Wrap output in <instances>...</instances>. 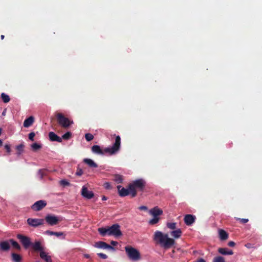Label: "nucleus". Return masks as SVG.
Listing matches in <instances>:
<instances>
[{"instance_id": "1", "label": "nucleus", "mask_w": 262, "mask_h": 262, "mask_svg": "<svg viewBox=\"0 0 262 262\" xmlns=\"http://www.w3.org/2000/svg\"><path fill=\"white\" fill-rule=\"evenodd\" d=\"M121 144V138L119 136H116L115 143L111 147L105 148L104 150L101 149L99 145H93L92 147V151L93 153L98 155H103L105 153H109L110 155H113L117 152L120 149Z\"/></svg>"}, {"instance_id": "2", "label": "nucleus", "mask_w": 262, "mask_h": 262, "mask_svg": "<svg viewBox=\"0 0 262 262\" xmlns=\"http://www.w3.org/2000/svg\"><path fill=\"white\" fill-rule=\"evenodd\" d=\"M156 244H159L164 249L171 248L175 243L173 239L169 238L167 234H163L162 232L156 231L153 238Z\"/></svg>"}, {"instance_id": "3", "label": "nucleus", "mask_w": 262, "mask_h": 262, "mask_svg": "<svg viewBox=\"0 0 262 262\" xmlns=\"http://www.w3.org/2000/svg\"><path fill=\"white\" fill-rule=\"evenodd\" d=\"M146 186V182L142 179H139L133 181L128 185L132 197H135L137 194V190L143 191Z\"/></svg>"}, {"instance_id": "4", "label": "nucleus", "mask_w": 262, "mask_h": 262, "mask_svg": "<svg viewBox=\"0 0 262 262\" xmlns=\"http://www.w3.org/2000/svg\"><path fill=\"white\" fill-rule=\"evenodd\" d=\"M56 118L58 124L64 128H68L70 125L74 123L72 120H70L60 113L56 114Z\"/></svg>"}, {"instance_id": "5", "label": "nucleus", "mask_w": 262, "mask_h": 262, "mask_svg": "<svg viewBox=\"0 0 262 262\" xmlns=\"http://www.w3.org/2000/svg\"><path fill=\"white\" fill-rule=\"evenodd\" d=\"M125 250L128 257L133 260L137 261L141 259L139 251L131 246H126Z\"/></svg>"}, {"instance_id": "6", "label": "nucleus", "mask_w": 262, "mask_h": 262, "mask_svg": "<svg viewBox=\"0 0 262 262\" xmlns=\"http://www.w3.org/2000/svg\"><path fill=\"white\" fill-rule=\"evenodd\" d=\"M17 238L19 239L24 248L26 249H28L31 245L32 242H31L30 237L23 234H18L17 235Z\"/></svg>"}, {"instance_id": "7", "label": "nucleus", "mask_w": 262, "mask_h": 262, "mask_svg": "<svg viewBox=\"0 0 262 262\" xmlns=\"http://www.w3.org/2000/svg\"><path fill=\"white\" fill-rule=\"evenodd\" d=\"M45 220L50 226L56 225L60 221L58 217L52 214H48L45 217Z\"/></svg>"}, {"instance_id": "8", "label": "nucleus", "mask_w": 262, "mask_h": 262, "mask_svg": "<svg viewBox=\"0 0 262 262\" xmlns=\"http://www.w3.org/2000/svg\"><path fill=\"white\" fill-rule=\"evenodd\" d=\"M27 222L29 226L37 227L44 224V219L29 218L27 219Z\"/></svg>"}, {"instance_id": "9", "label": "nucleus", "mask_w": 262, "mask_h": 262, "mask_svg": "<svg viewBox=\"0 0 262 262\" xmlns=\"http://www.w3.org/2000/svg\"><path fill=\"white\" fill-rule=\"evenodd\" d=\"M47 205V203L44 200H39L36 202L31 206V209L35 211H39L45 207Z\"/></svg>"}, {"instance_id": "10", "label": "nucleus", "mask_w": 262, "mask_h": 262, "mask_svg": "<svg viewBox=\"0 0 262 262\" xmlns=\"http://www.w3.org/2000/svg\"><path fill=\"white\" fill-rule=\"evenodd\" d=\"M95 247L98 248L106 249L112 250L113 251H115L116 250L114 247L107 244L105 242L102 241L96 242L95 244Z\"/></svg>"}, {"instance_id": "11", "label": "nucleus", "mask_w": 262, "mask_h": 262, "mask_svg": "<svg viewBox=\"0 0 262 262\" xmlns=\"http://www.w3.org/2000/svg\"><path fill=\"white\" fill-rule=\"evenodd\" d=\"M81 195L87 199H91L94 196V194L92 191H89L88 188L83 186L81 189Z\"/></svg>"}, {"instance_id": "12", "label": "nucleus", "mask_w": 262, "mask_h": 262, "mask_svg": "<svg viewBox=\"0 0 262 262\" xmlns=\"http://www.w3.org/2000/svg\"><path fill=\"white\" fill-rule=\"evenodd\" d=\"M117 188L118 190V194L121 197H124L130 194L128 187V189H126L122 187L121 185H118L117 186Z\"/></svg>"}, {"instance_id": "13", "label": "nucleus", "mask_w": 262, "mask_h": 262, "mask_svg": "<svg viewBox=\"0 0 262 262\" xmlns=\"http://www.w3.org/2000/svg\"><path fill=\"white\" fill-rule=\"evenodd\" d=\"M112 234L116 237L120 236L122 235V232L120 229V226L116 224L111 226Z\"/></svg>"}, {"instance_id": "14", "label": "nucleus", "mask_w": 262, "mask_h": 262, "mask_svg": "<svg viewBox=\"0 0 262 262\" xmlns=\"http://www.w3.org/2000/svg\"><path fill=\"white\" fill-rule=\"evenodd\" d=\"M30 247L35 252H41V251H42L44 249L41 245V242L38 241H36L34 243H31Z\"/></svg>"}, {"instance_id": "15", "label": "nucleus", "mask_w": 262, "mask_h": 262, "mask_svg": "<svg viewBox=\"0 0 262 262\" xmlns=\"http://www.w3.org/2000/svg\"><path fill=\"white\" fill-rule=\"evenodd\" d=\"M149 213L153 216L159 217L163 214V211L158 207L156 206L149 210Z\"/></svg>"}, {"instance_id": "16", "label": "nucleus", "mask_w": 262, "mask_h": 262, "mask_svg": "<svg viewBox=\"0 0 262 262\" xmlns=\"http://www.w3.org/2000/svg\"><path fill=\"white\" fill-rule=\"evenodd\" d=\"M195 217L191 214H187L185 216L184 220L185 223L190 226L192 225L195 221Z\"/></svg>"}, {"instance_id": "17", "label": "nucleus", "mask_w": 262, "mask_h": 262, "mask_svg": "<svg viewBox=\"0 0 262 262\" xmlns=\"http://www.w3.org/2000/svg\"><path fill=\"white\" fill-rule=\"evenodd\" d=\"M49 137L51 141H57L59 143L62 141V138L53 132H51L49 133Z\"/></svg>"}, {"instance_id": "18", "label": "nucleus", "mask_w": 262, "mask_h": 262, "mask_svg": "<svg viewBox=\"0 0 262 262\" xmlns=\"http://www.w3.org/2000/svg\"><path fill=\"white\" fill-rule=\"evenodd\" d=\"M10 242L3 241L0 242V250L4 251H7L10 249Z\"/></svg>"}, {"instance_id": "19", "label": "nucleus", "mask_w": 262, "mask_h": 262, "mask_svg": "<svg viewBox=\"0 0 262 262\" xmlns=\"http://www.w3.org/2000/svg\"><path fill=\"white\" fill-rule=\"evenodd\" d=\"M83 161L91 168H97L98 166V165L91 159L85 158L83 159Z\"/></svg>"}, {"instance_id": "20", "label": "nucleus", "mask_w": 262, "mask_h": 262, "mask_svg": "<svg viewBox=\"0 0 262 262\" xmlns=\"http://www.w3.org/2000/svg\"><path fill=\"white\" fill-rule=\"evenodd\" d=\"M39 255L40 258L46 262H52L51 257L50 255H48L46 252L43 251V250L39 253Z\"/></svg>"}, {"instance_id": "21", "label": "nucleus", "mask_w": 262, "mask_h": 262, "mask_svg": "<svg viewBox=\"0 0 262 262\" xmlns=\"http://www.w3.org/2000/svg\"><path fill=\"white\" fill-rule=\"evenodd\" d=\"M218 252L222 255H232L233 252L232 250H228L225 248H220L218 249Z\"/></svg>"}, {"instance_id": "22", "label": "nucleus", "mask_w": 262, "mask_h": 262, "mask_svg": "<svg viewBox=\"0 0 262 262\" xmlns=\"http://www.w3.org/2000/svg\"><path fill=\"white\" fill-rule=\"evenodd\" d=\"M34 122V118L32 116H30L29 118L25 120L24 122V126L25 127H28L30 126Z\"/></svg>"}, {"instance_id": "23", "label": "nucleus", "mask_w": 262, "mask_h": 262, "mask_svg": "<svg viewBox=\"0 0 262 262\" xmlns=\"http://www.w3.org/2000/svg\"><path fill=\"white\" fill-rule=\"evenodd\" d=\"M220 238L222 241L226 240L228 238V234L223 229H220L219 231Z\"/></svg>"}, {"instance_id": "24", "label": "nucleus", "mask_w": 262, "mask_h": 262, "mask_svg": "<svg viewBox=\"0 0 262 262\" xmlns=\"http://www.w3.org/2000/svg\"><path fill=\"white\" fill-rule=\"evenodd\" d=\"M182 232L180 229H178L170 232V235L175 238H178L182 235Z\"/></svg>"}, {"instance_id": "25", "label": "nucleus", "mask_w": 262, "mask_h": 262, "mask_svg": "<svg viewBox=\"0 0 262 262\" xmlns=\"http://www.w3.org/2000/svg\"><path fill=\"white\" fill-rule=\"evenodd\" d=\"M11 256L12 260L13 262H21L22 257L20 255L17 253H12Z\"/></svg>"}, {"instance_id": "26", "label": "nucleus", "mask_w": 262, "mask_h": 262, "mask_svg": "<svg viewBox=\"0 0 262 262\" xmlns=\"http://www.w3.org/2000/svg\"><path fill=\"white\" fill-rule=\"evenodd\" d=\"M113 180L117 184H121L123 181V177L119 174H114Z\"/></svg>"}, {"instance_id": "27", "label": "nucleus", "mask_w": 262, "mask_h": 262, "mask_svg": "<svg viewBox=\"0 0 262 262\" xmlns=\"http://www.w3.org/2000/svg\"><path fill=\"white\" fill-rule=\"evenodd\" d=\"M46 233L49 235H55L57 237L63 236L64 235V233L62 232H54L50 230H47L46 231Z\"/></svg>"}, {"instance_id": "28", "label": "nucleus", "mask_w": 262, "mask_h": 262, "mask_svg": "<svg viewBox=\"0 0 262 262\" xmlns=\"http://www.w3.org/2000/svg\"><path fill=\"white\" fill-rule=\"evenodd\" d=\"M1 98L4 103H8L10 100V98L9 96L4 93H2Z\"/></svg>"}, {"instance_id": "29", "label": "nucleus", "mask_w": 262, "mask_h": 262, "mask_svg": "<svg viewBox=\"0 0 262 262\" xmlns=\"http://www.w3.org/2000/svg\"><path fill=\"white\" fill-rule=\"evenodd\" d=\"M9 242L10 243H11V245H12V246L17 249V250H20V245L18 244V243L16 241H15L14 239H10L9 240Z\"/></svg>"}, {"instance_id": "30", "label": "nucleus", "mask_w": 262, "mask_h": 262, "mask_svg": "<svg viewBox=\"0 0 262 262\" xmlns=\"http://www.w3.org/2000/svg\"><path fill=\"white\" fill-rule=\"evenodd\" d=\"M24 148V145L23 144H20L16 147V149L17 151V154L19 156L20 155L23 151Z\"/></svg>"}, {"instance_id": "31", "label": "nucleus", "mask_w": 262, "mask_h": 262, "mask_svg": "<svg viewBox=\"0 0 262 262\" xmlns=\"http://www.w3.org/2000/svg\"><path fill=\"white\" fill-rule=\"evenodd\" d=\"M98 232L102 236H104L107 235V228L104 227L99 228Z\"/></svg>"}, {"instance_id": "32", "label": "nucleus", "mask_w": 262, "mask_h": 262, "mask_svg": "<svg viewBox=\"0 0 262 262\" xmlns=\"http://www.w3.org/2000/svg\"><path fill=\"white\" fill-rule=\"evenodd\" d=\"M160 220L159 217L154 216V217L149 221L150 225H155L159 222Z\"/></svg>"}, {"instance_id": "33", "label": "nucleus", "mask_w": 262, "mask_h": 262, "mask_svg": "<svg viewBox=\"0 0 262 262\" xmlns=\"http://www.w3.org/2000/svg\"><path fill=\"white\" fill-rule=\"evenodd\" d=\"M41 146L37 143H33L31 145V148L33 151H36V150L39 149L40 148H41Z\"/></svg>"}, {"instance_id": "34", "label": "nucleus", "mask_w": 262, "mask_h": 262, "mask_svg": "<svg viewBox=\"0 0 262 262\" xmlns=\"http://www.w3.org/2000/svg\"><path fill=\"white\" fill-rule=\"evenodd\" d=\"M177 224L176 223H167L166 226L170 229L174 230L176 229Z\"/></svg>"}, {"instance_id": "35", "label": "nucleus", "mask_w": 262, "mask_h": 262, "mask_svg": "<svg viewBox=\"0 0 262 262\" xmlns=\"http://www.w3.org/2000/svg\"><path fill=\"white\" fill-rule=\"evenodd\" d=\"M213 262H225V260L223 257L218 256L213 258Z\"/></svg>"}, {"instance_id": "36", "label": "nucleus", "mask_w": 262, "mask_h": 262, "mask_svg": "<svg viewBox=\"0 0 262 262\" xmlns=\"http://www.w3.org/2000/svg\"><path fill=\"white\" fill-rule=\"evenodd\" d=\"M85 138L86 141H90L94 139V136L90 133H87L85 135Z\"/></svg>"}, {"instance_id": "37", "label": "nucleus", "mask_w": 262, "mask_h": 262, "mask_svg": "<svg viewBox=\"0 0 262 262\" xmlns=\"http://www.w3.org/2000/svg\"><path fill=\"white\" fill-rule=\"evenodd\" d=\"M71 136H72L71 133L68 132L62 136L61 138H62V139H63L64 140H68L71 138Z\"/></svg>"}, {"instance_id": "38", "label": "nucleus", "mask_w": 262, "mask_h": 262, "mask_svg": "<svg viewBox=\"0 0 262 262\" xmlns=\"http://www.w3.org/2000/svg\"><path fill=\"white\" fill-rule=\"evenodd\" d=\"M235 219L237 221H239L241 223L243 224H246L249 221L248 219H241L238 217H236Z\"/></svg>"}, {"instance_id": "39", "label": "nucleus", "mask_w": 262, "mask_h": 262, "mask_svg": "<svg viewBox=\"0 0 262 262\" xmlns=\"http://www.w3.org/2000/svg\"><path fill=\"white\" fill-rule=\"evenodd\" d=\"M60 184L63 186H69L70 185V183L66 180H61Z\"/></svg>"}, {"instance_id": "40", "label": "nucleus", "mask_w": 262, "mask_h": 262, "mask_svg": "<svg viewBox=\"0 0 262 262\" xmlns=\"http://www.w3.org/2000/svg\"><path fill=\"white\" fill-rule=\"evenodd\" d=\"M104 187L106 189H111L112 186L111 184L109 182H105L103 184Z\"/></svg>"}, {"instance_id": "41", "label": "nucleus", "mask_w": 262, "mask_h": 262, "mask_svg": "<svg viewBox=\"0 0 262 262\" xmlns=\"http://www.w3.org/2000/svg\"><path fill=\"white\" fill-rule=\"evenodd\" d=\"M35 134L34 132H31L29 134V139L31 140H34V137L35 136Z\"/></svg>"}, {"instance_id": "42", "label": "nucleus", "mask_w": 262, "mask_h": 262, "mask_svg": "<svg viewBox=\"0 0 262 262\" xmlns=\"http://www.w3.org/2000/svg\"><path fill=\"white\" fill-rule=\"evenodd\" d=\"M102 259H106L107 258V256L102 253H99L97 254Z\"/></svg>"}, {"instance_id": "43", "label": "nucleus", "mask_w": 262, "mask_h": 262, "mask_svg": "<svg viewBox=\"0 0 262 262\" xmlns=\"http://www.w3.org/2000/svg\"><path fill=\"white\" fill-rule=\"evenodd\" d=\"M83 173V171L81 169L78 168L76 172V174L78 176H81Z\"/></svg>"}, {"instance_id": "44", "label": "nucleus", "mask_w": 262, "mask_h": 262, "mask_svg": "<svg viewBox=\"0 0 262 262\" xmlns=\"http://www.w3.org/2000/svg\"><path fill=\"white\" fill-rule=\"evenodd\" d=\"M4 147H5V148L6 149V150H7V151L8 153H10L11 152V148H10V145L6 144Z\"/></svg>"}, {"instance_id": "45", "label": "nucleus", "mask_w": 262, "mask_h": 262, "mask_svg": "<svg viewBox=\"0 0 262 262\" xmlns=\"http://www.w3.org/2000/svg\"><path fill=\"white\" fill-rule=\"evenodd\" d=\"M107 228V235H113L112 234V230L111 229V227H108Z\"/></svg>"}, {"instance_id": "46", "label": "nucleus", "mask_w": 262, "mask_h": 262, "mask_svg": "<svg viewBox=\"0 0 262 262\" xmlns=\"http://www.w3.org/2000/svg\"><path fill=\"white\" fill-rule=\"evenodd\" d=\"M228 245L229 247H233L235 245V243L233 241H230L228 243Z\"/></svg>"}, {"instance_id": "47", "label": "nucleus", "mask_w": 262, "mask_h": 262, "mask_svg": "<svg viewBox=\"0 0 262 262\" xmlns=\"http://www.w3.org/2000/svg\"><path fill=\"white\" fill-rule=\"evenodd\" d=\"M118 242H116V241H112L111 242V244L112 246H113L114 247V246H115L116 245H118Z\"/></svg>"}, {"instance_id": "48", "label": "nucleus", "mask_w": 262, "mask_h": 262, "mask_svg": "<svg viewBox=\"0 0 262 262\" xmlns=\"http://www.w3.org/2000/svg\"><path fill=\"white\" fill-rule=\"evenodd\" d=\"M139 209L141 210H147V207L145 206H141L139 207Z\"/></svg>"}, {"instance_id": "49", "label": "nucleus", "mask_w": 262, "mask_h": 262, "mask_svg": "<svg viewBox=\"0 0 262 262\" xmlns=\"http://www.w3.org/2000/svg\"><path fill=\"white\" fill-rule=\"evenodd\" d=\"M38 173L40 175V178H42L43 177V171L42 170L40 169L39 171H38Z\"/></svg>"}, {"instance_id": "50", "label": "nucleus", "mask_w": 262, "mask_h": 262, "mask_svg": "<svg viewBox=\"0 0 262 262\" xmlns=\"http://www.w3.org/2000/svg\"><path fill=\"white\" fill-rule=\"evenodd\" d=\"M197 262H206V261L202 258L198 259Z\"/></svg>"}, {"instance_id": "51", "label": "nucleus", "mask_w": 262, "mask_h": 262, "mask_svg": "<svg viewBox=\"0 0 262 262\" xmlns=\"http://www.w3.org/2000/svg\"><path fill=\"white\" fill-rule=\"evenodd\" d=\"M107 198L106 196H104V195L102 196V200L103 201L107 200Z\"/></svg>"}, {"instance_id": "52", "label": "nucleus", "mask_w": 262, "mask_h": 262, "mask_svg": "<svg viewBox=\"0 0 262 262\" xmlns=\"http://www.w3.org/2000/svg\"><path fill=\"white\" fill-rule=\"evenodd\" d=\"M84 257H85L86 258H89L90 257V255H89L88 254H84Z\"/></svg>"}, {"instance_id": "53", "label": "nucleus", "mask_w": 262, "mask_h": 262, "mask_svg": "<svg viewBox=\"0 0 262 262\" xmlns=\"http://www.w3.org/2000/svg\"><path fill=\"white\" fill-rule=\"evenodd\" d=\"M250 244H247L245 246H246V247L249 248L250 247Z\"/></svg>"}, {"instance_id": "54", "label": "nucleus", "mask_w": 262, "mask_h": 262, "mask_svg": "<svg viewBox=\"0 0 262 262\" xmlns=\"http://www.w3.org/2000/svg\"><path fill=\"white\" fill-rule=\"evenodd\" d=\"M4 37H5V36L4 35H2L1 36V38L2 39H3L4 38Z\"/></svg>"}, {"instance_id": "55", "label": "nucleus", "mask_w": 262, "mask_h": 262, "mask_svg": "<svg viewBox=\"0 0 262 262\" xmlns=\"http://www.w3.org/2000/svg\"><path fill=\"white\" fill-rule=\"evenodd\" d=\"M3 145V142L1 140H0V146H2Z\"/></svg>"}]
</instances>
